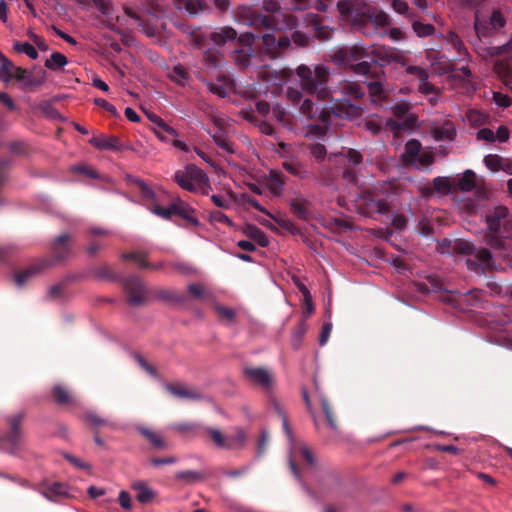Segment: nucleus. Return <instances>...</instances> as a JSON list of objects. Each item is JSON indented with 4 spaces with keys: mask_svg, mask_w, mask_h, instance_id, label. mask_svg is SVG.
Masks as SVG:
<instances>
[{
    "mask_svg": "<svg viewBox=\"0 0 512 512\" xmlns=\"http://www.w3.org/2000/svg\"><path fill=\"white\" fill-rule=\"evenodd\" d=\"M393 49L394 47L375 44L368 48L353 45L338 50L334 57L339 64L349 66L355 74L367 75L370 73L371 64L366 59L371 58L374 63L384 67L391 63Z\"/></svg>",
    "mask_w": 512,
    "mask_h": 512,
    "instance_id": "f257e3e1",
    "label": "nucleus"
},
{
    "mask_svg": "<svg viewBox=\"0 0 512 512\" xmlns=\"http://www.w3.org/2000/svg\"><path fill=\"white\" fill-rule=\"evenodd\" d=\"M340 14L352 21L355 30L370 37L378 34V29L389 24V17L374 7L357 8L352 0H340L337 3Z\"/></svg>",
    "mask_w": 512,
    "mask_h": 512,
    "instance_id": "f03ea898",
    "label": "nucleus"
},
{
    "mask_svg": "<svg viewBox=\"0 0 512 512\" xmlns=\"http://www.w3.org/2000/svg\"><path fill=\"white\" fill-rule=\"evenodd\" d=\"M296 74L305 92L316 95L321 100H326L330 97V90L328 88L330 72L326 66L316 65L312 68L301 64L297 67Z\"/></svg>",
    "mask_w": 512,
    "mask_h": 512,
    "instance_id": "7ed1b4c3",
    "label": "nucleus"
},
{
    "mask_svg": "<svg viewBox=\"0 0 512 512\" xmlns=\"http://www.w3.org/2000/svg\"><path fill=\"white\" fill-rule=\"evenodd\" d=\"M452 251L456 254L469 256L466 265L470 271L486 274L495 268L494 258L487 248H476L471 242L457 239L453 242Z\"/></svg>",
    "mask_w": 512,
    "mask_h": 512,
    "instance_id": "20e7f679",
    "label": "nucleus"
},
{
    "mask_svg": "<svg viewBox=\"0 0 512 512\" xmlns=\"http://www.w3.org/2000/svg\"><path fill=\"white\" fill-rule=\"evenodd\" d=\"M509 210L506 206H496L485 215L487 225L483 239L487 246L496 251L506 250V240L502 235V224L507 219Z\"/></svg>",
    "mask_w": 512,
    "mask_h": 512,
    "instance_id": "39448f33",
    "label": "nucleus"
},
{
    "mask_svg": "<svg viewBox=\"0 0 512 512\" xmlns=\"http://www.w3.org/2000/svg\"><path fill=\"white\" fill-rule=\"evenodd\" d=\"M263 10L268 14H263L260 11L250 8H244L239 12V17L245 25L254 27L255 29H277L278 22L274 14L280 10L279 3L275 0H265L263 2Z\"/></svg>",
    "mask_w": 512,
    "mask_h": 512,
    "instance_id": "423d86ee",
    "label": "nucleus"
},
{
    "mask_svg": "<svg viewBox=\"0 0 512 512\" xmlns=\"http://www.w3.org/2000/svg\"><path fill=\"white\" fill-rule=\"evenodd\" d=\"M25 417L26 413L24 411H19L6 417L8 429L0 436L1 451L11 455L19 453L23 441L22 424Z\"/></svg>",
    "mask_w": 512,
    "mask_h": 512,
    "instance_id": "0eeeda50",
    "label": "nucleus"
},
{
    "mask_svg": "<svg viewBox=\"0 0 512 512\" xmlns=\"http://www.w3.org/2000/svg\"><path fill=\"white\" fill-rule=\"evenodd\" d=\"M356 211L363 216L374 218L375 215H386L391 206L387 197L381 196L377 191L365 190L354 200Z\"/></svg>",
    "mask_w": 512,
    "mask_h": 512,
    "instance_id": "6e6552de",
    "label": "nucleus"
},
{
    "mask_svg": "<svg viewBox=\"0 0 512 512\" xmlns=\"http://www.w3.org/2000/svg\"><path fill=\"white\" fill-rule=\"evenodd\" d=\"M489 54L499 56L494 63V72L505 87L512 91V36L504 45L490 47Z\"/></svg>",
    "mask_w": 512,
    "mask_h": 512,
    "instance_id": "1a4fd4ad",
    "label": "nucleus"
},
{
    "mask_svg": "<svg viewBox=\"0 0 512 512\" xmlns=\"http://www.w3.org/2000/svg\"><path fill=\"white\" fill-rule=\"evenodd\" d=\"M174 181L189 192L198 191V187H209L207 174L194 164H188L183 170H177Z\"/></svg>",
    "mask_w": 512,
    "mask_h": 512,
    "instance_id": "9d476101",
    "label": "nucleus"
},
{
    "mask_svg": "<svg viewBox=\"0 0 512 512\" xmlns=\"http://www.w3.org/2000/svg\"><path fill=\"white\" fill-rule=\"evenodd\" d=\"M361 110L353 105L349 100L338 101L333 104L330 108H318L317 116L314 119L319 120L325 129H327L332 115L337 118L353 119L358 117Z\"/></svg>",
    "mask_w": 512,
    "mask_h": 512,
    "instance_id": "9b49d317",
    "label": "nucleus"
},
{
    "mask_svg": "<svg viewBox=\"0 0 512 512\" xmlns=\"http://www.w3.org/2000/svg\"><path fill=\"white\" fill-rule=\"evenodd\" d=\"M203 429L217 448L236 450L241 449L245 445L246 434L241 429H237L231 435H224L219 429L213 427H204Z\"/></svg>",
    "mask_w": 512,
    "mask_h": 512,
    "instance_id": "f8f14e48",
    "label": "nucleus"
},
{
    "mask_svg": "<svg viewBox=\"0 0 512 512\" xmlns=\"http://www.w3.org/2000/svg\"><path fill=\"white\" fill-rule=\"evenodd\" d=\"M339 157L348 161L347 166L342 171V178L351 184H356L359 178V172L356 167L363 162L362 154L353 148H349L346 152H341L339 154H329L328 162L333 163L336 162Z\"/></svg>",
    "mask_w": 512,
    "mask_h": 512,
    "instance_id": "ddd939ff",
    "label": "nucleus"
},
{
    "mask_svg": "<svg viewBox=\"0 0 512 512\" xmlns=\"http://www.w3.org/2000/svg\"><path fill=\"white\" fill-rule=\"evenodd\" d=\"M125 293L128 296V303L132 306L143 305L148 297V290L144 281L137 275H130L120 280Z\"/></svg>",
    "mask_w": 512,
    "mask_h": 512,
    "instance_id": "4468645a",
    "label": "nucleus"
},
{
    "mask_svg": "<svg viewBox=\"0 0 512 512\" xmlns=\"http://www.w3.org/2000/svg\"><path fill=\"white\" fill-rule=\"evenodd\" d=\"M237 38V31L232 27H222L218 31L212 32L207 38L203 34H196L194 36V44L199 49L206 48L207 41H212L216 46L221 47L229 41H234Z\"/></svg>",
    "mask_w": 512,
    "mask_h": 512,
    "instance_id": "2eb2a0df",
    "label": "nucleus"
},
{
    "mask_svg": "<svg viewBox=\"0 0 512 512\" xmlns=\"http://www.w3.org/2000/svg\"><path fill=\"white\" fill-rule=\"evenodd\" d=\"M262 39L265 53L271 59H276L282 55L290 46L291 39L288 36H276L272 33H266L260 36Z\"/></svg>",
    "mask_w": 512,
    "mask_h": 512,
    "instance_id": "dca6fc26",
    "label": "nucleus"
},
{
    "mask_svg": "<svg viewBox=\"0 0 512 512\" xmlns=\"http://www.w3.org/2000/svg\"><path fill=\"white\" fill-rule=\"evenodd\" d=\"M51 265L50 260H41L33 263L26 269L16 272L14 275V281L17 286H24L30 279L40 274L44 269Z\"/></svg>",
    "mask_w": 512,
    "mask_h": 512,
    "instance_id": "f3484780",
    "label": "nucleus"
},
{
    "mask_svg": "<svg viewBox=\"0 0 512 512\" xmlns=\"http://www.w3.org/2000/svg\"><path fill=\"white\" fill-rule=\"evenodd\" d=\"M165 389L173 396L181 399L196 401L203 398L202 394L198 390L192 389L182 383H167L165 385Z\"/></svg>",
    "mask_w": 512,
    "mask_h": 512,
    "instance_id": "a211bd4d",
    "label": "nucleus"
},
{
    "mask_svg": "<svg viewBox=\"0 0 512 512\" xmlns=\"http://www.w3.org/2000/svg\"><path fill=\"white\" fill-rule=\"evenodd\" d=\"M244 375L250 382L264 388H269L273 380L271 374L264 368L247 367L244 369Z\"/></svg>",
    "mask_w": 512,
    "mask_h": 512,
    "instance_id": "6ab92c4d",
    "label": "nucleus"
},
{
    "mask_svg": "<svg viewBox=\"0 0 512 512\" xmlns=\"http://www.w3.org/2000/svg\"><path fill=\"white\" fill-rule=\"evenodd\" d=\"M69 241V234H61L55 238L51 244V251L55 260L62 261L70 254L71 247Z\"/></svg>",
    "mask_w": 512,
    "mask_h": 512,
    "instance_id": "aec40b11",
    "label": "nucleus"
},
{
    "mask_svg": "<svg viewBox=\"0 0 512 512\" xmlns=\"http://www.w3.org/2000/svg\"><path fill=\"white\" fill-rule=\"evenodd\" d=\"M154 297L166 303L185 306L188 296L184 293L172 289H159L154 292Z\"/></svg>",
    "mask_w": 512,
    "mask_h": 512,
    "instance_id": "412c9836",
    "label": "nucleus"
},
{
    "mask_svg": "<svg viewBox=\"0 0 512 512\" xmlns=\"http://www.w3.org/2000/svg\"><path fill=\"white\" fill-rule=\"evenodd\" d=\"M148 118L157 126V128L154 129V133L161 141H168L167 136L174 138L178 136V132L158 115L150 114Z\"/></svg>",
    "mask_w": 512,
    "mask_h": 512,
    "instance_id": "4be33fe9",
    "label": "nucleus"
},
{
    "mask_svg": "<svg viewBox=\"0 0 512 512\" xmlns=\"http://www.w3.org/2000/svg\"><path fill=\"white\" fill-rule=\"evenodd\" d=\"M306 22L313 27L315 36L320 41H328L332 37L333 29L321 25V18L317 14L309 13L306 15Z\"/></svg>",
    "mask_w": 512,
    "mask_h": 512,
    "instance_id": "5701e85b",
    "label": "nucleus"
},
{
    "mask_svg": "<svg viewBox=\"0 0 512 512\" xmlns=\"http://www.w3.org/2000/svg\"><path fill=\"white\" fill-rule=\"evenodd\" d=\"M290 209L293 215L300 220H308L311 215V203L301 196L290 200Z\"/></svg>",
    "mask_w": 512,
    "mask_h": 512,
    "instance_id": "b1692460",
    "label": "nucleus"
},
{
    "mask_svg": "<svg viewBox=\"0 0 512 512\" xmlns=\"http://www.w3.org/2000/svg\"><path fill=\"white\" fill-rule=\"evenodd\" d=\"M138 432L146 441L150 443L152 448L157 450H165L168 448L167 441L159 432L153 431L147 427H139Z\"/></svg>",
    "mask_w": 512,
    "mask_h": 512,
    "instance_id": "393cba45",
    "label": "nucleus"
},
{
    "mask_svg": "<svg viewBox=\"0 0 512 512\" xmlns=\"http://www.w3.org/2000/svg\"><path fill=\"white\" fill-rule=\"evenodd\" d=\"M286 183V176L278 170H271L268 175V188L270 192L280 197L283 193V188Z\"/></svg>",
    "mask_w": 512,
    "mask_h": 512,
    "instance_id": "a878e982",
    "label": "nucleus"
},
{
    "mask_svg": "<svg viewBox=\"0 0 512 512\" xmlns=\"http://www.w3.org/2000/svg\"><path fill=\"white\" fill-rule=\"evenodd\" d=\"M89 142L95 148L101 150L121 151L123 149V145L116 136H110L107 138L93 137Z\"/></svg>",
    "mask_w": 512,
    "mask_h": 512,
    "instance_id": "bb28decb",
    "label": "nucleus"
},
{
    "mask_svg": "<svg viewBox=\"0 0 512 512\" xmlns=\"http://www.w3.org/2000/svg\"><path fill=\"white\" fill-rule=\"evenodd\" d=\"M253 48H236L231 52L233 63L240 69H246L251 64Z\"/></svg>",
    "mask_w": 512,
    "mask_h": 512,
    "instance_id": "cd10ccee",
    "label": "nucleus"
},
{
    "mask_svg": "<svg viewBox=\"0 0 512 512\" xmlns=\"http://www.w3.org/2000/svg\"><path fill=\"white\" fill-rule=\"evenodd\" d=\"M431 133L433 138L437 141H452L455 138L456 130L452 122L446 121L441 126L433 127Z\"/></svg>",
    "mask_w": 512,
    "mask_h": 512,
    "instance_id": "c85d7f7f",
    "label": "nucleus"
},
{
    "mask_svg": "<svg viewBox=\"0 0 512 512\" xmlns=\"http://www.w3.org/2000/svg\"><path fill=\"white\" fill-rule=\"evenodd\" d=\"M175 215L181 217L186 220L188 223L197 226L199 224L198 219L195 217V210L191 208L187 203H185L180 198L175 200Z\"/></svg>",
    "mask_w": 512,
    "mask_h": 512,
    "instance_id": "c756f323",
    "label": "nucleus"
},
{
    "mask_svg": "<svg viewBox=\"0 0 512 512\" xmlns=\"http://www.w3.org/2000/svg\"><path fill=\"white\" fill-rule=\"evenodd\" d=\"M418 117L416 114L406 116L403 120L397 121L392 118L387 119L386 125L394 132L401 130L413 129L417 124Z\"/></svg>",
    "mask_w": 512,
    "mask_h": 512,
    "instance_id": "7c9ffc66",
    "label": "nucleus"
},
{
    "mask_svg": "<svg viewBox=\"0 0 512 512\" xmlns=\"http://www.w3.org/2000/svg\"><path fill=\"white\" fill-rule=\"evenodd\" d=\"M171 430L181 434V435H189V436H198L202 426L199 423L184 421V422H175L170 426Z\"/></svg>",
    "mask_w": 512,
    "mask_h": 512,
    "instance_id": "2f4dec72",
    "label": "nucleus"
},
{
    "mask_svg": "<svg viewBox=\"0 0 512 512\" xmlns=\"http://www.w3.org/2000/svg\"><path fill=\"white\" fill-rule=\"evenodd\" d=\"M131 488L137 492L136 499L142 504L149 503L155 497V491L145 482H135L132 484Z\"/></svg>",
    "mask_w": 512,
    "mask_h": 512,
    "instance_id": "473e14b6",
    "label": "nucleus"
},
{
    "mask_svg": "<svg viewBox=\"0 0 512 512\" xmlns=\"http://www.w3.org/2000/svg\"><path fill=\"white\" fill-rule=\"evenodd\" d=\"M447 43L451 44L453 49L457 52L458 60L468 59L469 53L467 48L465 47L462 39L458 34L453 31H450L446 36Z\"/></svg>",
    "mask_w": 512,
    "mask_h": 512,
    "instance_id": "72a5a7b5",
    "label": "nucleus"
},
{
    "mask_svg": "<svg viewBox=\"0 0 512 512\" xmlns=\"http://www.w3.org/2000/svg\"><path fill=\"white\" fill-rule=\"evenodd\" d=\"M244 234L255 241L261 247H267L269 245V240L266 234L258 228L256 225L247 224L243 229Z\"/></svg>",
    "mask_w": 512,
    "mask_h": 512,
    "instance_id": "f704fd0d",
    "label": "nucleus"
},
{
    "mask_svg": "<svg viewBox=\"0 0 512 512\" xmlns=\"http://www.w3.org/2000/svg\"><path fill=\"white\" fill-rule=\"evenodd\" d=\"M41 494L48 500H55L56 497L66 496L68 493L67 488L63 483L54 482L43 486Z\"/></svg>",
    "mask_w": 512,
    "mask_h": 512,
    "instance_id": "c9c22d12",
    "label": "nucleus"
},
{
    "mask_svg": "<svg viewBox=\"0 0 512 512\" xmlns=\"http://www.w3.org/2000/svg\"><path fill=\"white\" fill-rule=\"evenodd\" d=\"M52 396L59 405H68L74 402V397L70 391L62 385H55L52 389Z\"/></svg>",
    "mask_w": 512,
    "mask_h": 512,
    "instance_id": "e433bc0d",
    "label": "nucleus"
},
{
    "mask_svg": "<svg viewBox=\"0 0 512 512\" xmlns=\"http://www.w3.org/2000/svg\"><path fill=\"white\" fill-rule=\"evenodd\" d=\"M269 402H270V406L273 409V411L279 416V418H281L282 427L285 431V434L287 435V437L289 439H291L292 431L289 426L287 415H286L284 408L282 407L281 403L274 397H271Z\"/></svg>",
    "mask_w": 512,
    "mask_h": 512,
    "instance_id": "4c0bfd02",
    "label": "nucleus"
},
{
    "mask_svg": "<svg viewBox=\"0 0 512 512\" xmlns=\"http://www.w3.org/2000/svg\"><path fill=\"white\" fill-rule=\"evenodd\" d=\"M458 187L462 192H470L476 187V174L472 170H466L458 180Z\"/></svg>",
    "mask_w": 512,
    "mask_h": 512,
    "instance_id": "58836bf2",
    "label": "nucleus"
},
{
    "mask_svg": "<svg viewBox=\"0 0 512 512\" xmlns=\"http://www.w3.org/2000/svg\"><path fill=\"white\" fill-rule=\"evenodd\" d=\"M149 210L153 214H155L156 216H158L160 218H163L165 220H170L172 218V216L175 215V210H176L175 201L167 207H162V206L158 205L157 203L150 204Z\"/></svg>",
    "mask_w": 512,
    "mask_h": 512,
    "instance_id": "ea45409f",
    "label": "nucleus"
},
{
    "mask_svg": "<svg viewBox=\"0 0 512 512\" xmlns=\"http://www.w3.org/2000/svg\"><path fill=\"white\" fill-rule=\"evenodd\" d=\"M82 420L90 425L91 427H105V426H111L112 424L105 418H102L100 415L93 411H86L82 415Z\"/></svg>",
    "mask_w": 512,
    "mask_h": 512,
    "instance_id": "a19ab883",
    "label": "nucleus"
},
{
    "mask_svg": "<svg viewBox=\"0 0 512 512\" xmlns=\"http://www.w3.org/2000/svg\"><path fill=\"white\" fill-rule=\"evenodd\" d=\"M148 253L147 252H126L121 255L123 260H132L135 261L141 269H146V267H152V263L147 261Z\"/></svg>",
    "mask_w": 512,
    "mask_h": 512,
    "instance_id": "79ce46f5",
    "label": "nucleus"
},
{
    "mask_svg": "<svg viewBox=\"0 0 512 512\" xmlns=\"http://www.w3.org/2000/svg\"><path fill=\"white\" fill-rule=\"evenodd\" d=\"M0 61H1L0 79L4 82H8L12 79V73L15 72L17 66H15L4 55H0Z\"/></svg>",
    "mask_w": 512,
    "mask_h": 512,
    "instance_id": "37998d69",
    "label": "nucleus"
},
{
    "mask_svg": "<svg viewBox=\"0 0 512 512\" xmlns=\"http://www.w3.org/2000/svg\"><path fill=\"white\" fill-rule=\"evenodd\" d=\"M221 54L216 48H208L203 51V61L210 68H217L220 64Z\"/></svg>",
    "mask_w": 512,
    "mask_h": 512,
    "instance_id": "c03bdc74",
    "label": "nucleus"
},
{
    "mask_svg": "<svg viewBox=\"0 0 512 512\" xmlns=\"http://www.w3.org/2000/svg\"><path fill=\"white\" fill-rule=\"evenodd\" d=\"M211 136L217 146L223 151L229 154H233L235 152L234 143L230 141L222 131L211 134Z\"/></svg>",
    "mask_w": 512,
    "mask_h": 512,
    "instance_id": "a18cd8bd",
    "label": "nucleus"
},
{
    "mask_svg": "<svg viewBox=\"0 0 512 512\" xmlns=\"http://www.w3.org/2000/svg\"><path fill=\"white\" fill-rule=\"evenodd\" d=\"M68 63L67 57L60 53L54 52L50 58L45 61V66L50 70H58Z\"/></svg>",
    "mask_w": 512,
    "mask_h": 512,
    "instance_id": "49530a36",
    "label": "nucleus"
},
{
    "mask_svg": "<svg viewBox=\"0 0 512 512\" xmlns=\"http://www.w3.org/2000/svg\"><path fill=\"white\" fill-rule=\"evenodd\" d=\"M282 167L289 174L299 177L301 179H303L307 176V172L303 169L301 163L298 161H294V160L284 161L282 163Z\"/></svg>",
    "mask_w": 512,
    "mask_h": 512,
    "instance_id": "de8ad7c7",
    "label": "nucleus"
},
{
    "mask_svg": "<svg viewBox=\"0 0 512 512\" xmlns=\"http://www.w3.org/2000/svg\"><path fill=\"white\" fill-rule=\"evenodd\" d=\"M214 310L221 321L232 323L235 321L236 312L234 309L223 306L221 304H215Z\"/></svg>",
    "mask_w": 512,
    "mask_h": 512,
    "instance_id": "09e8293b",
    "label": "nucleus"
},
{
    "mask_svg": "<svg viewBox=\"0 0 512 512\" xmlns=\"http://www.w3.org/2000/svg\"><path fill=\"white\" fill-rule=\"evenodd\" d=\"M342 91L345 95L354 99H360L365 95L364 88L361 85L352 82L345 83L342 86Z\"/></svg>",
    "mask_w": 512,
    "mask_h": 512,
    "instance_id": "8fccbe9b",
    "label": "nucleus"
},
{
    "mask_svg": "<svg viewBox=\"0 0 512 512\" xmlns=\"http://www.w3.org/2000/svg\"><path fill=\"white\" fill-rule=\"evenodd\" d=\"M94 274L96 277L102 280L108 281H120L121 278L117 273H115L109 266L103 265L94 270Z\"/></svg>",
    "mask_w": 512,
    "mask_h": 512,
    "instance_id": "3c124183",
    "label": "nucleus"
},
{
    "mask_svg": "<svg viewBox=\"0 0 512 512\" xmlns=\"http://www.w3.org/2000/svg\"><path fill=\"white\" fill-rule=\"evenodd\" d=\"M175 479L192 484L200 481L202 479V474L193 470L179 471L175 474Z\"/></svg>",
    "mask_w": 512,
    "mask_h": 512,
    "instance_id": "603ef678",
    "label": "nucleus"
},
{
    "mask_svg": "<svg viewBox=\"0 0 512 512\" xmlns=\"http://www.w3.org/2000/svg\"><path fill=\"white\" fill-rule=\"evenodd\" d=\"M134 183L139 188L140 193H141L143 199L149 202L148 206L150 204L156 203V198H155L154 191L145 182H143L140 179H135Z\"/></svg>",
    "mask_w": 512,
    "mask_h": 512,
    "instance_id": "864d4df0",
    "label": "nucleus"
},
{
    "mask_svg": "<svg viewBox=\"0 0 512 512\" xmlns=\"http://www.w3.org/2000/svg\"><path fill=\"white\" fill-rule=\"evenodd\" d=\"M483 296H484L483 291L478 290V289H473V290L469 291L464 296V298L468 305L483 308L484 307L483 301H482Z\"/></svg>",
    "mask_w": 512,
    "mask_h": 512,
    "instance_id": "5fc2aeb1",
    "label": "nucleus"
},
{
    "mask_svg": "<svg viewBox=\"0 0 512 512\" xmlns=\"http://www.w3.org/2000/svg\"><path fill=\"white\" fill-rule=\"evenodd\" d=\"M13 49L18 53H25L29 58L33 60L38 58L37 50L28 42H15Z\"/></svg>",
    "mask_w": 512,
    "mask_h": 512,
    "instance_id": "6e6d98bb",
    "label": "nucleus"
},
{
    "mask_svg": "<svg viewBox=\"0 0 512 512\" xmlns=\"http://www.w3.org/2000/svg\"><path fill=\"white\" fill-rule=\"evenodd\" d=\"M310 154L315 158L318 163H322L325 159L328 160L327 150L323 144L314 143L309 146Z\"/></svg>",
    "mask_w": 512,
    "mask_h": 512,
    "instance_id": "4d7b16f0",
    "label": "nucleus"
},
{
    "mask_svg": "<svg viewBox=\"0 0 512 512\" xmlns=\"http://www.w3.org/2000/svg\"><path fill=\"white\" fill-rule=\"evenodd\" d=\"M321 405H322L323 412L326 416L327 423L329 424L331 429L336 430L337 429L336 417H335V414H334L332 407L329 404L328 400L325 398H322Z\"/></svg>",
    "mask_w": 512,
    "mask_h": 512,
    "instance_id": "13d9d810",
    "label": "nucleus"
},
{
    "mask_svg": "<svg viewBox=\"0 0 512 512\" xmlns=\"http://www.w3.org/2000/svg\"><path fill=\"white\" fill-rule=\"evenodd\" d=\"M410 109H411L410 104L402 101V102H399V103H396L395 105H393L391 108V111H392V114L396 118L403 120L406 116L412 114V113H410Z\"/></svg>",
    "mask_w": 512,
    "mask_h": 512,
    "instance_id": "bf43d9fd",
    "label": "nucleus"
},
{
    "mask_svg": "<svg viewBox=\"0 0 512 512\" xmlns=\"http://www.w3.org/2000/svg\"><path fill=\"white\" fill-rule=\"evenodd\" d=\"M318 106H316L313 101L309 99H305L301 106L300 111L303 115H305L308 119H314L318 113Z\"/></svg>",
    "mask_w": 512,
    "mask_h": 512,
    "instance_id": "052dcab7",
    "label": "nucleus"
},
{
    "mask_svg": "<svg viewBox=\"0 0 512 512\" xmlns=\"http://www.w3.org/2000/svg\"><path fill=\"white\" fill-rule=\"evenodd\" d=\"M306 330H307V327H306L304 320L299 322L298 325L296 327H294V329L292 331V345L294 348L299 347L302 337L306 333Z\"/></svg>",
    "mask_w": 512,
    "mask_h": 512,
    "instance_id": "680f3d73",
    "label": "nucleus"
},
{
    "mask_svg": "<svg viewBox=\"0 0 512 512\" xmlns=\"http://www.w3.org/2000/svg\"><path fill=\"white\" fill-rule=\"evenodd\" d=\"M413 30L419 37H427L435 32V27L431 24H424L419 21H414Z\"/></svg>",
    "mask_w": 512,
    "mask_h": 512,
    "instance_id": "e2e57ef3",
    "label": "nucleus"
},
{
    "mask_svg": "<svg viewBox=\"0 0 512 512\" xmlns=\"http://www.w3.org/2000/svg\"><path fill=\"white\" fill-rule=\"evenodd\" d=\"M506 24V20L500 10H494L489 18V25L491 29L497 31L503 28Z\"/></svg>",
    "mask_w": 512,
    "mask_h": 512,
    "instance_id": "0e129e2a",
    "label": "nucleus"
},
{
    "mask_svg": "<svg viewBox=\"0 0 512 512\" xmlns=\"http://www.w3.org/2000/svg\"><path fill=\"white\" fill-rule=\"evenodd\" d=\"M368 92L373 98V101H380L384 98L383 86L380 81H372L367 85Z\"/></svg>",
    "mask_w": 512,
    "mask_h": 512,
    "instance_id": "69168bd1",
    "label": "nucleus"
},
{
    "mask_svg": "<svg viewBox=\"0 0 512 512\" xmlns=\"http://www.w3.org/2000/svg\"><path fill=\"white\" fill-rule=\"evenodd\" d=\"M484 164L486 167L492 171H499L503 169L502 167V158L496 154H488L484 157Z\"/></svg>",
    "mask_w": 512,
    "mask_h": 512,
    "instance_id": "338daca9",
    "label": "nucleus"
},
{
    "mask_svg": "<svg viewBox=\"0 0 512 512\" xmlns=\"http://www.w3.org/2000/svg\"><path fill=\"white\" fill-rule=\"evenodd\" d=\"M433 187L438 193L448 194L451 192V183L446 177H436L433 180Z\"/></svg>",
    "mask_w": 512,
    "mask_h": 512,
    "instance_id": "774afa93",
    "label": "nucleus"
}]
</instances>
